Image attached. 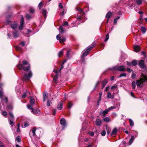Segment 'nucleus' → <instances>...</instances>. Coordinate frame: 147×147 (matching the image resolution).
Instances as JSON below:
<instances>
[{
	"mask_svg": "<svg viewBox=\"0 0 147 147\" xmlns=\"http://www.w3.org/2000/svg\"><path fill=\"white\" fill-rule=\"evenodd\" d=\"M20 61H19V64L17 66L20 70L23 69L26 71H27L30 68L29 64L27 61L24 60L22 61V64L20 63Z\"/></svg>",
	"mask_w": 147,
	"mask_h": 147,
	"instance_id": "1",
	"label": "nucleus"
},
{
	"mask_svg": "<svg viewBox=\"0 0 147 147\" xmlns=\"http://www.w3.org/2000/svg\"><path fill=\"white\" fill-rule=\"evenodd\" d=\"M61 66V67L60 68L59 71H57L55 70H54L53 71V72L55 73L54 77H53V79L54 82L55 83H57L58 82V78L59 75V74L61 70L62 69L63 67V65H62Z\"/></svg>",
	"mask_w": 147,
	"mask_h": 147,
	"instance_id": "2",
	"label": "nucleus"
},
{
	"mask_svg": "<svg viewBox=\"0 0 147 147\" xmlns=\"http://www.w3.org/2000/svg\"><path fill=\"white\" fill-rule=\"evenodd\" d=\"M5 23L6 24L9 25L10 27L13 29H16L18 25V23L16 22H12L7 20L5 22Z\"/></svg>",
	"mask_w": 147,
	"mask_h": 147,
	"instance_id": "3",
	"label": "nucleus"
},
{
	"mask_svg": "<svg viewBox=\"0 0 147 147\" xmlns=\"http://www.w3.org/2000/svg\"><path fill=\"white\" fill-rule=\"evenodd\" d=\"M30 97V103L27 105V107L29 109H32L33 106L35 104V100L34 99L31 97V96Z\"/></svg>",
	"mask_w": 147,
	"mask_h": 147,
	"instance_id": "4",
	"label": "nucleus"
},
{
	"mask_svg": "<svg viewBox=\"0 0 147 147\" xmlns=\"http://www.w3.org/2000/svg\"><path fill=\"white\" fill-rule=\"evenodd\" d=\"M9 116L8 117V120L9 121L10 125H12L14 124L13 121L14 120V118L13 114L10 112L9 113Z\"/></svg>",
	"mask_w": 147,
	"mask_h": 147,
	"instance_id": "5",
	"label": "nucleus"
},
{
	"mask_svg": "<svg viewBox=\"0 0 147 147\" xmlns=\"http://www.w3.org/2000/svg\"><path fill=\"white\" fill-rule=\"evenodd\" d=\"M32 76V73L31 71H29L28 74H24L23 77L24 80H27L30 78Z\"/></svg>",
	"mask_w": 147,
	"mask_h": 147,
	"instance_id": "6",
	"label": "nucleus"
},
{
	"mask_svg": "<svg viewBox=\"0 0 147 147\" xmlns=\"http://www.w3.org/2000/svg\"><path fill=\"white\" fill-rule=\"evenodd\" d=\"M144 81L142 78H140L139 80H137L136 81V84L137 86H141L142 85Z\"/></svg>",
	"mask_w": 147,
	"mask_h": 147,
	"instance_id": "7",
	"label": "nucleus"
},
{
	"mask_svg": "<svg viewBox=\"0 0 147 147\" xmlns=\"http://www.w3.org/2000/svg\"><path fill=\"white\" fill-rule=\"evenodd\" d=\"M21 16L20 24L19 26V30H21L23 29L24 24V20L23 17L22 16Z\"/></svg>",
	"mask_w": 147,
	"mask_h": 147,
	"instance_id": "8",
	"label": "nucleus"
},
{
	"mask_svg": "<svg viewBox=\"0 0 147 147\" xmlns=\"http://www.w3.org/2000/svg\"><path fill=\"white\" fill-rule=\"evenodd\" d=\"M125 67L124 66H118L115 67L114 69L117 71H123L125 69Z\"/></svg>",
	"mask_w": 147,
	"mask_h": 147,
	"instance_id": "9",
	"label": "nucleus"
},
{
	"mask_svg": "<svg viewBox=\"0 0 147 147\" xmlns=\"http://www.w3.org/2000/svg\"><path fill=\"white\" fill-rule=\"evenodd\" d=\"M60 123L63 126L62 129H64V128L66 126V121L65 119L63 118H61L60 119Z\"/></svg>",
	"mask_w": 147,
	"mask_h": 147,
	"instance_id": "10",
	"label": "nucleus"
},
{
	"mask_svg": "<svg viewBox=\"0 0 147 147\" xmlns=\"http://www.w3.org/2000/svg\"><path fill=\"white\" fill-rule=\"evenodd\" d=\"M30 109L31 110V112L36 115H38L40 113V111L38 109H36L35 110H34L33 108H32V109Z\"/></svg>",
	"mask_w": 147,
	"mask_h": 147,
	"instance_id": "11",
	"label": "nucleus"
},
{
	"mask_svg": "<svg viewBox=\"0 0 147 147\" xmlns=\"http://www.w3.org/2000/svg\"><path fill=\"white\" fill-rule=\"evenodd\" d=\"M12 33L14 38H16L19 36V32L17 30L12 32Z\"/></svg>",
	"mask_w": 147,
	"mask_h": 147,
	"instance_id": "12",
	"label": "nucleus"
},
{
	"mask_svg": "<svg viewBox=\"0 0 147 147\" xmlns=\"http://www.w3.org/2000/svg\"><path fill=\"white\" fill-rule=\"evenodd\" d=\"M28 94H29V95H31V93L29 92H28L27 90L22 95V98H24L26 96H28Z\"/></svg>",
	"mask_w": 147,
	"mask_h": 147,
	"instance_id": "13",
	"label": "nucleus"
},
{
	"mask_svg": "<svg viewBox=\"0 0 147 147\" xmlns=\"http://www.w3.org/2000/svg\"><path fill=\"white\" fill-rule=\"evenodd\" d=\"M102 123V121L100 119H96V125L98 126H100L101 125Z\"/></svg>",
	"mask_w": 147,
	"mask_h": 147,
	"instance_id": "14",
	"label": "nucleus"
},
{
	"mask_svg": "<svg viewBox=\"0 0 147 147\" xmlns=\"http://www.w3.org/2000/svg\"><path fill=\"white\" fill-rule=\"evenodd\" d=\"M107 82L108 81L106 79H104L102 82L101 88H103Z\"/></svg>",
	"mask_w": 147,
	"mask_h": 147,
	"instance_id": "15",
	"label": "nucleus"
},
{
	"mask_svg": "<svg viewBox=\"0 0 147 147\" xmlns=\"http://www.w3.org/2000/svg\"><path fill=\"white\" fill-rule=\"evenodd\" d=\"M139 66L140 67L143 68L145 67L144 61L143 60H141L140 61L139 63Z\"/></svg>",
	"mask_w": 147,
	"mask_h": 147,
	"instance_id": "16",
	"label": "nucleus"
},
{
	"mask_svg": "<svg viewBox=\"0 0 147 147\" xmlns=\"http://www.w3.org/2000/svg\"><path fill=\"white\" fill-rule=\"evenodd\" d=\"M47 11L46 9H42V14L45 18L47 17Z\"/></svg>",
	"mask_w": 147,
	"mask_h": 147,
	"instance_id": "17",
	"label": "nucleus"
},
{
	"mask_svg": "<svg viewBox=\"0 0 147 147\" xmlns=\"http://www.w3.org/2000/svg\"><path fill=\"white\" fill-rule=\"evenodd\" d=\"M63 103L62 101L60 102L57 107V108L59 110H61L62 108Z\"/></svg>",
	"mask_w": 147,
	"mask_h": 147,
	"instance_id": "18",
	"label": "nucleus"
},
{
	"mask_svg": "<svg viewBox=\"0 0 147 147\" xmlns=\"http://www.w3.org/2000/svg\"><path fill=\"white\" fill-rule=\"evenodd\" d=\"M134 51L136 52H138L140 50V48L139 46L138 45H135L134 46Z\"/></svg>",
	"mask_w": 147,
	"mask_h": 147,
	"instance_id": "19",
	"label": "nucleus"
},
{
	"mask_svg": "<svg viewBox=\"0 0 147 147\" xmlns=\"http://www.w3.org/2000/svg\"><path fill=\"white\" fill-rule=\"evenodd\" d=\"M117 130L116 128H115L113 130L111 135L112 136H114L117 134Z\"/></svg>",
	"mask_w": 147,
	"mask_h": 147,
	"instance_id": "20",
	"label": "nucleus"
},
{
	"mask_svg": "<svg viewBox=\"0 0 147 147\" xmlns=\"http://www.w3.org/2000/svg\"><path fill=\"white\" fill-rule=\"evenodd\" d=\"M2 86V84H0V98H2L3 95V94L2 92V89L1 86Z\"/></svg>",
	"mask_w": 147,
	"mask_h": 147,
	"instance_id": "21",
	"label": "nucleus"
},
{
	"mask_svg": "<svg viewBox=\"0 0 147 147\" xmlns=\"http://www.w3.org/2000/svg\"><path fill=\"white\" fill-rule=\"evenodd\" d=\"M95 46V45H93L89 47H88L86 48V51L88 53V52L90 51L92 49V48H93Z\"/></svg>",
	"mask_w": 147,
	"mask_h": 147,
	"instance_id": "22",
	"label": "nucleus"
},
{
	"mask_svg": "<svg viewBox=\"0 0 147 147\" xmlns=\"http://www.w3.org/2000/svg\"><path fill=\"white\" fill-rule=\"evenodd\" d=\"M59 30L61 33H63L65 32V30L62 27V26H61L59 27Z\"/></svg>",
	"mask_w": 147,
	"mask_h": 147,
	"instance_id": "23",
	"label": "nucleus"
},
{
	"mask_svg": "<svg viewBox=\"0 0 147 147\" xmlns=\"http://www.w3.org/2000/svg\"><path fill=\"white\" fill-rule=\"evenodd\" d=\"M112 14V13L110 11H109L107 14L106 17L109 19Z\"/></svg>",
	"mask_w": 147,
	"mask_h": 147,
	"instance_id": "24",
	"label": "nucleus"
},
{
	"mask_svg": "<svg viewBox=\"0 0 147 147\" xmlns=\"http://www.w3.org/2000/svg\"><path fill=\"white\" fill-rule=\"evenodd\" d=\"M103 120L105 122H109L111 121V120L108 117H106L103 119Z\"/></svg>",
	"mask_w": 147,
	"mask_h": 147,
	"instance_id": "25",
	"label": "nucleus"
},
{
	"mask_svg": "<svg viewBox=\"0 0 147 147\" xmlns=\"http://www.w3.org/2000/svg\"><path fill=\"white\" fill-rule=\"evenodd\" d=\"M36 130V129L35 127H33L31 131L32 133V135L33 136L35 135V131Z\"/></svg>",
	"mask_w": 147,
	"mask_h": 147,
	"instance_id": "26",
	"label": "nucleus"
},
{
	"mask_svg": "<svg viewBox=\"0 0 147 147\" xmlns=\"http://www.w3.org/2000/svg\"><path fill=\"white\" fill-rule=\"evenodd\" d=\"M141 77L143 78L144 81H147V76L144 75L143 74H142L141 75Z\"/></svg>",
	"mask_w": 147,
	"mask_h": 147,
	"instance_id": "27",
	"label": "nucleus"
},
{
	"mask_svg": "<svg viewBox=\"0 0 147 147\" xmlns=\"http://www.w3.org/2000/svg\"><path fill=\"white\" fill-rule=\"evenodd\" d=\"M141 30L142 33L143 34H144L146 32V28L143 26H142L141 27Z\"/></svg>",
	"mask_w": 147,
	"mask_h": 147,
	"instance_id": "28",
	"label": "nucleus"
},
{
	"mask_svg": "<svg viewBox=\"0 0 147 147\" xmlns=\"http://www.w3.org/2000/svg\"><path fill=\"white\" fill-rule=\"evenodd\" d=\"M130 126L132 127L134 125V122L133 120L131 119H129Z\"/></svg>",
	"mask_w": 147,
	"mask_h": 147,
	"instance_id": "29",
	"label": "nucleus"
},
{
	"mask_svg": "<svg viewBox=\"0 0 147 147\" xmlns=\"http://www.w3.org/2000/svg\"><path fill=\"white\" fill-rule=\"evenodd\" d=\"M47 95L45 94H44L43 95V102L45 101V100L47 99Z\"/></svg>",
	"mask_w": 147,
	"mask_h": 147,
	"instance_id": "30",
	"label": "nucleus"
},
{
	"mask_svg": "<svg viewBox=\"0 0 147 147\" xmlns=\"http://www.w3.org/2000/svg\"><path fill=\"white\" fill-rule=\"evenodd\" d=\"M65 37H62L60 39L59 42L60 43H62L65 42Z\"/></svg>",
	"mask_w": 147,
	"mask_h": 147,
	"instance_id": "31",
	"label": "nucleus"
},
{
	"mask_svg": "<svg viewBox=\"0 0 147 147\" xmlns=\"http://www.w3.org/2000/svg\"><path fill=\"white\" fill-rule=\"evenodd\" d=\"M72 105H73V104H72V102H68V103L67 104V106L68 107L69 109H70L72 107Z\"/></svg>",
	"mask_w": 147,
	"mask_h": 147,
	"instance_id": "32",
	"label": "nucleus"
},
{
	"mask_svg": "<svg viewBox=\"0 0 147 147\" xmlns=\"http://www.w3.org/2000/svg\"><path fill=\"white\" fill-rule=\"evenodd\" d=\"M132 85L133 89H135L136 86V83L135 81H133L132 82Z\"/></svg>",
	"mask_w": 147,
	"mask_h": 147,
	"instance_id": "33",
	"label": "nucleus"
},
{
	"mask_svg": "<svg viewBox=\"0 0 147 147\" xmlns=\"http://www.w3.org/2000/svg\"><path fill=\"white\" fill-rule=\"evenodd\" d=\"M77 10L78 11H79L80 12V13H81L82 15L84 14V13L83 12V10L82 9H81L80 8H78L77 9Z\"/></svg>",
	"mask_w": 147,
	"mask_h": 147,
	"instance_id": "34",
	"label": "nucleus"
},
{
	"mask_svg": "<svg viewBox=\"0 0 147 147\" xmlns=\"http://www.w3.org/2000/svg\"><path fill=\"white\" fill-rule=\"evenodd\" d=\"M108 111H108L107 109L103 111L102 113L103 114V116L104 117H105V115L108 113Z\"/></svg>",
	"mask_w": 147,
	"mask_h": 147,
	"instance_id": "35",
	"label": "nucleus"
},
{
	"mask_svg": "<svg viewBox=\"0 0 147 147\" xmlns=\"http://www.w3.org/2000/svg\"><path fill=\"white\" fill-rule=\"evenodd\" d=\"M143 0H136V2L138 5H140L142 3V1Z\"/></svg>",
	"mask_w": 147,
	"mask_h": 147,
	"instance_id": "36",
	"label": "nucleus"
},
{
	"mask_svg": "<svg viewBox=\"0 0 147 147\" xmlns=\"http://www.w3.org/2000/svg\"><path fill=\"white\" fill-rule=\"evenodd\" d=\"M107 97L108 98H112V95L111 93L109 92L107 95Z\"/></svg>",
	"mask_w": 147,
	"mask_h": 147,
	"instance_id": "37",
	"label": "nucleus"
},
{
	"mask_svg": "<svg viewBox=\"0 0 147 147\" xmlns=\"http://www.w3.org/2000/svg\"><path fill=\"white\" fill-rule=\"evenodd\" d=\"M137 62L136 60H134L132 62V64L133 65L135 66L137 65Z\"/></svg>",
	"mask_w": 147,
	"mask_h": 147,
	"instance_id": "38",
	"label": "nucleus"
},
{
	"mask_svg": "<svg viewBox=\"0 0 147 147\" xmlns=\"http://www.w3.org/2000/svg\"><path fill=\"white\" fill-rule=\"evenodd\" d=\"M109 35L108 34H107L106 36V38L104 41L105 42L107 41L109 39Z\"/></svg>",
	"mask_w": 147,
	"mask_h": 147,
	"instance_id": "39",
	"label": "nucleus"
},
{
	"mask_svg": "<svg viewBox=\"0 0 147 147\" xmlns=\"http://www.w3.org/2000/svg\"><path fill=\"white\" fill-rule=\"evenodd\" d=\"M29 124L27 123V122H26L24 123V126H22L23 128H25L26 127L28 126Z\"/></svg>",
	"mask_w": 147,
	"mask_h": 147,
	"instance_id": "40",
	"label": "nucleus"
},
{
	"mask_svg": "<svg viewBox=\"0 0 147 147\" xmlns=\"http://www.w3.org/2000/svg\"><path fill=\"white\" fill-rule=\"evenodd\" d=\"M16 140L18 142H20L21 141V138L19 136H17Z\"/></svg>",
	"mask_w": 147,
	"mask_h": 147,
	"instance_id": "41",
	"label": "nucleus"
},
{
	"mask_svg": "<svg viewBox=\"0 0 147 147\" xmlns=\"http://www.w3.org/2000/svg\"><path fill=\"white\" fill-rule=\"evenodd\" d=\"M43 3L42 2H40L38 6L40 9H41L42 6L43 5Z\"/></svg>",
	"mask_w": 147,
	"mask_h": 147,
	"instance_id": "42",
	"label": "nucleus"
},
{
	"mask_svg": "<svg viewBox=\"0 0 147 147\" xmlns=\"http://www.w3.org/2000/svg\"><path fill=\"white\" fill-rule=\"evenodd\" d=\"M63 52L62 51H61L59 52L58 54V56L59 57H60L63 55Z\"/></svg>",
	"mask_w": 147,
	"mask_h": 147,
	"instance_id": "43",
	"label": "nucleus"
},
{
	"mask_svg": "<svg viewBox=\"0 0 147 147\" xmlns=\"http://www.w3.org/2000/svg\"><path fill=\"white\" fill-rule=\"evenodd\" d=\"M88 53L87 52H84L82 55L81 56V57L83 58L84 57L87 56L88 55Z\"/></svg>",
	"mask_w": 147,
	"mask_h": 147,
	"instance_id": "44",
	"label": "nucleus"
},
{
	"mask_svg": "<svg viewBox=\"0 0 147 147\" xmlns=\"http://www.w3.org/2000/svg\"><path fill=\"white\" fill-rule=\"evenodd\" d=\"M15 48L17 51H20L22 50V49L20 47H19L18 46H15Z\"/></svg>",
	"mask_w": 147,
	"mask_h": 147,
	"instance_id": "45",
	"label": "nucleus"
},
{
	"mask_svg": "<svg viewBox=\"0 0 147 147\" xmlns=\"http://www.w3.org/2000/svg\"><path fill=\"white\" fill-rule=\"evenodd\" d=\"M2 115L6 117L7 115V113L6 111H4L2 112L1 113Z\"/></svg>",
	"mask_w": 147,
	"mask_h": 147,
	"instance_id": "46",
	"label": "nucleus"
},
{
	"mask_svg": "<svg viewBox=\"0 0 147 147\" xmlns=\"http://www.w3.org/2000/svg\"><path fill=\"white\" fill-rule=\"evenodd\" d=\"M101 135L102 136H104L106 134V131L105 130H103L101 133Z\"/></svg>",
	"mask_w": 147,
	"mask_h": 147,
	"instance_id": "47",
	"label": "nucleus"
},
{
	"mask_svg": "<svg viewBox=\"0 0 147 147\" xmlns=\"http://www.w3.org/2000/svg\"><path fill=\"white\" fill-rule=\"evenodd\" d=\"M71 52V50L70 49L68 51H67V58H69V53Z\"/></svg>",
	"mask_w": 147,
	"mask_h": 147,
	"instance_id": "48",
	"label": "nucleus"
},
{
	"mask_svg": "<svg viewBox=\"0 0 147 147\" xmlns=\"http://www.w3.org/2000/svg\"><path fill=\"white\" fill-rule=\"evenodd\" d=\"M51 102V101L49 100H48L47 101V106L49 107L50 106V104Z\"/></svg>",
	"mask_w": 147,
	"mask_h": 147,
	"instance_id": "49",
	"label": "nucleus"
},
{
	"mask_svg": "<svg viewBox=\"0 0 147 147\" xmlns=\"http://www.w3.org/2000/svg\"><path fill=\"white\" fill-rule=\"evenodd\" d=\"M30 12L31 13H33L35 12V10L34 9L31 8L30 9Z\"/></svg>",
	"mask_w": 147,
	"mask_h": 147,
	"instance_id": "50",
	"label": "nucleus"
},
{
	"mask_svg": "<svg viewBox=\"0 0 147 147\" xmlns=\"http://www.w3.org/2000/svg\"><path fill=\"white\" fill-rule=\"evenodd\" d=\"M115 108V107L114 106H111L109 108L107 109L109 111H110L111 109H113Z\"/></svg>",
	"mask_w": 147,
	"mask_h": 147,
	"instance_id": "51",
	"label": "nucleus"
},
{
	"mask_svg": "<svg viewBox=\"0 0 147 147\" xmlns=\"http://www.w3.org/2000/svg\"><path fill=\"white\" fill-rule=\"evenodd\" d=\"M136 77V75L134 73H133L132 74L131 76V78L132 79H134Z\"/></svg>",
	"mask_w": 147,
	"mask_h": 147,
	"instance_id": "52",
	"label": "nucleus"
},
{
	"mask_svg": "<svg viewBox=\"0 0 147 147\" xmlns=\"http://www.w3.org/2000/svg\"><path fill=\"white\" fill-rule=\"evenodd\" d=\"M141 55H143V56H144V57L145 58H146V57H147V56L146 55V54L144 52V51H142V52L141 53Z\"/></svg>",
	"mask_w": 147,
	"mask_h": 147,
	"instance_id": "53",
	"label": "nucleus"
},
{
	"mask_svg": "<svg viewBox=\"0 0 147 147\" xmlns=\"http://www.w3.org/2000/svg\"><path fill=\"white\" fill-rule=\"evenodd\" d=\"M126 76V74H125V73H123L120 75L119 77H121L122 76Z\"/></svg>",
	"mask_w": 147,
	"mask_h": 147,
	"instance_id": "54",
	"label": "nucleus"
},
{
	"mask_svg": "<svg viewBox=\"0 0 147 147\" xmlns=\"http://www.w3.org/2000/svg\"><path fill=\"white\" fill-rule=\"evenodd\" d=\"M88 134L90 135V136H93L94 135V133L92 132H88Z\"/></svg>",
	"mask_w": 147,
	"mask_h": 147,
	"instance_id": "55",
	"label": "nucleus"
},
{
	"mask_svg": "<svg viewBox=\"0 0 147 147\" xmlns=\"http://www.w3.org/2000/svg\"><path fill=\"white\" fill-rule=\"evenodd\" d=\"M66 25L67 26H68V22L66 21H65L64 22L62 26Z\"/></svg>",
	"mask_w": 147,
	"mask_h": 147,
	"instance_id": "56",
	"label": "nucleus"
},
{
	"mask_svg": "<svg viewBox=\"0 0 147 147\" xmlns=\"http://www.w3.org/2000/svg\"><path fill=\"white\" fill-rule=\"evenodd\" d=\"M7 107L9 110H11L12 109V107L11 105H7Z\"/></svg>",
	"mask_w": 147,
	"mask_h": 147,
	"instance_id": "57",
	"label": "nucleus"
},
{
	"mask_svg": "<svg viewBox=\"0 0 147 147\" xmlns=\"http://www.w3.org/2000/svg\"><path fill=\"white\" fill-rule=\"evenodd\" d=\"M0 147H5V146L1 141H0Z\"/></svg>",
	"mask_w": 147,
	"mask_h": 147,
	"instance_id": "58",
	"label": "nucleus"
},
{
	"mask_svg": "<svg viewBox=\"0 0 147 147\" xmlns=\"http://www.w3.org/2000/svg\"><path fill=\"white\" fill-rule=\"evenodd\" d=\"M20 44L23 46H24L25 45V43L23 41H22L20 43Z\"/></svg>",
	"mask_w": 147,
	"mask_h": 147,
	"instance_id": "59",
	"label": "nucleus"
},
{
	"mask_svg": "<svg viewBox=\"0 0 147 147\" xmlns=\"http://www.w3.org/2000/svg\"><path fill=\"white\" fill-rule=\"evenodd\" d=\"M117 87V85L112 86L111 87V89H114L116 88Z\"/></svg>",
	"mask_w": 147,
	"mask_h": 147,
	"instance_id": "60",
	"label": "nucleus"
},
{
	"mask_svg": "<svg viewBox=\"0 0 147 147\" xmlns=\"http://www.w3.org/2000/svg\"><path fill=\"white\" fill-rule=\"evenodd\" d=\"M7 36H8L9 38L10 39H12L13 38V36H11L9 34V33H8L7 34Z\"/></svg>",
	"mask_w": 147,
	"mask_h": 147,
	"instance_id": "61",
	"label": "nucleus"
},
{
	"mask_svg": "<svg viewBox=\"0 0 147 147\" xmlns=\"http://www.w3.org/2000/svg\"><path fill=\"white\" fill-rule=\"evenodd\" d=\"M62 3H60L59 4V7L60 8H61V9H62L63 7V6L62 5Z\"/></svg>",
	"mask_w": 147,
	"mask_h": 147,
	"instance_id": "62",
	"label": "nucleus"
},
{
	"mask_svg": "<svg viewBox=\"0 0 147 147\" xmlns=\"http://www.w3.org/2000/svg\"><path fill=\"white\" fill-rule=\"evenodd\" d=\"M56 38L57 40H59L60 39H61L60 37V35L59 34L57 35V36Z\"/></svg>",
	"mask_w": 147,
	"mask_h": 147,
	"instance_id": "63",
	"label": "nucleus"
},
{
	"mask_svg": "<svg viewBox=\"0 0 147 147\" xmlns=\"http://www.w3.org/2000/svg\"><path fill=\"white\" fill-rule=\"evenodd\" d=\"M127 71L128 72H131L132 71L131 69L129 68H127Z\"/></svg>",
	"mask_w": 147,
	"mask_h": 147,
	"instance_id": "64",
	"label": "nucleus"
}]
</instances>
